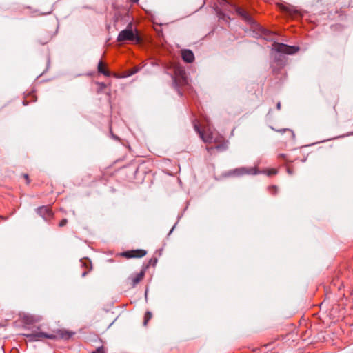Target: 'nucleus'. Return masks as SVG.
Listing matches in <instances>:
<instances>
[{"label": "nucleus", "mask_w": 353, "mask_h": 353, "mask_svg": "<svg viewBox=\"0 0 353 353\" xmlns=\"http://www.w3.org/2000/svg\"><path fill=\"white\" fill-rule=\"evenodd\" d=\"M28 99H30V100H31L32 101H35L37 100L35 94L34 93H30L25 97V99L23 101V104L24 105H27L28 104L29 101Z\"/></svg>", "instance_id": "obj_14"}, {"label": "nucleus", "mask_w": 353, "mask_h": 353, "mask_svg": "<svg viewBox=\"0 0 353 353\" xmlns=\"http://www.w3.org/2000/svg\"><path fill=\"white\" fill-rule=\"evenodd\" d=\"M138 1H139V0H131V1L134 2V3H135V2H137Z\"/></svg>", "instance_id": "obj_28"}, {"label": "nucleus", "mask_w": 353, "mask_h": 353, "mask_svg": "<svg viewBox=\"0 0 353 353\" xmlns=\"http://www.w3.org/2000/svg\"><path fill=\"white\" fill-rule=\"evenodd\" d=\"M277 108H278V110H280V108H281V103L279 102L277 104Z\"/></svg>", "instance_id": "obj_25"}, {"label": "nucleus", "mask_w": 353, "mask_h": 353, "mask_svg": "<svg viewBox=\"0 0 353 353\" xmlns=\"http://www.w3.org/2000/svg\"><path fill=\"white\" fill-rule=\"evenodd\" d=\"M174 81L179 87L185 86L188 84V79L185 71L181 65L173 64Z\"/></svg>", "instance_id": "obj_4"}, {"label": "nucleus", "mask_w": 353, "mask_h": 353, "mask_svg": "<svg viewBox=\"0 0 353 353\" xmlns=\"http://www.w3.org/2000/svg\"><path fill=\"white\" fill-rule=\"evenodd\" d=\"M272 50L284 54H292L298 50V48L274 42L272 44Z\"/></svg>", "instance_id": "obj_5"}, {"label": "nucleus", "mask_w": 353, "mask_h": 353, "mask_svg": "<svg viewBox=\"0 0 353 353\" xmlns=\"http://www.w3.org/2000/svg\"><path fill=\"white\" fill-rule=\"evenodd\" d=\"M85 274H86V272H84L83 273L82 276H85Z\"/></svg>", "instance_id": "obj_27"}, {"label": "nucleus", "mask_w": 353, "mask_h": 353, "mask_svg": "<svg viewBox=\"0 0 353 353\" xmlns=\"http://www.w3.org/2000/svg\"><path fill=\"white\" fill-rule=\"evenodd\" d=\"M268 33H270L268 30H265L264 35L266 36Z\"/></svg>", "instance_id": "obj_26"}, {"label": "nucleus", "mask_w": 353, "mask_h": 353, "mask_svg": "<svg viewBox=\"0 0 353 353\" xmlns=\"http://www.w3.org/2000/svg\"><path fill=\"white\" fill-rule=\"evenodd\" d=\"M37 212L46 220H48L53 216V212L50 206L40 207L37 209Z\"/></svg>", "instance_id": "obj_9"}, {"label": "nucleus", "mask_w": 353, "mask_h": 353, "mask_svg": "<svg viewBox=\"0 0 353 353\" xmlns=\"http://www.w3.org/2000/svg\"><path fill=\"white\" fill-rule=\"evenodd\" d=\"M287 172H288V173L289 174H292V173H293V170H292L291 169V168H290V167H288V168H287Z\"/></svg>", "instance_id": "obj_22"}, {"label": "nucleus", "mask_w": 353, "mask_h": 353, "mask_svg": "<svg viewBox=\"0 0 353 353\" xmlns=\"http://www.w3.org/2000/svg\"><path fill=\"white\" fill-rule=\"evenodd\" d=\"M138 71H139V68L137 67H134L131 70H126V71L123 72L122 75L119 76V77H122V78L128 77H130L132 74L137 73ZM114 77H119V76H117V74H114Z\"/></svg>", "instance_id": "obj_12"}, {"label": "nucleus", "mask_w": 353, "mask_h": 353, "mask_svg": "<svg viewBox=\"0 0 353 353\" xmlns=\"http://www.w3.org/2000/svg\"><path fill=\"white\" fill-rule=\"evenodd\" d=\"M263 173L268 176L275 175L277 173V170L275 168L266 169L263 171Z\"/></svg>", "instance_id": "obj_16"}, {"label": "nucleus", "mask_w": 353, "mask_h": 353, "mask_svg": "<svg viewBox=\"0 0 353 353\" xmlns=\"http://www.w3.org/2000/svg\"><path fill=\"white\" fill-rule=\"evenodd\" d=\"M193 124L194 130L205 143L216 144L215 148L218 150L226 148V143L223 137L210 126L207 117L202 116L199 120H195Z\"/></svg>", "instance_id": "obj_1"}, {"label": "nucleus", "mask_w": 353, "mask_h": 353, "mask_svg": "<svg viewBox=\"0 0 353 353\" xmlns=\"http://www.w3.org/2000/svg\"><path fill=\"white\" fill-rule=\"evenodd\" d=\"M92 353H105L104 350L102 347L97 348L94 352Z\"/></svg>", "instance_id": "obj_20"}, {"label": "nucleus", "mask_w": 353, "mask_h": 353, "mask_svg": "<svg viewBox=\"0 0 353 353\" xmlns=\"http://www.w3.org/2000/svg\"><path fill=\"white\" fill-rule=\"evenodd\" d=\"M73 334L74 332L65 330H57V331H54L53 332V333L51 334H46L42 332H36L32 334H24V336H26L30 341H40L44 338L50 339H68L70 337H72Z\"/></svg>", "instance_id": "obj_2"}, {"label": "nucleus", "mask_w": 353, "mask_h": 353, "mask_svg": "<svg viewBox=\"0 0 353 353\" xmlns=\"http://www.w3.org/2000/svg\"><path fill=\"white\" fill-rule=\"evenodd\" d=\"M206 149H207V150H208L210 153H211V152H212V150L214 148H213L212 147H208H208L206 148Z\"/></svg>", "instance_id": "obj_23"}, {"label": "nucleus", "mask_w": 353, "mask_h": 353, "mask_svg": "<svg viewBox=\"0 0 353 353\" xmlns=\"http://www.w3.org/2000/svg\"><path fill=\"white\" fill-rule=\"evenodd\" d=\"M98 71L106 77L110 76V72L105 68V65L101 61L98 64Z\"/></svg>", "instance_id": "obj_13"}, {"label": "nucleus", "mask_w": 353, "mask_h": 353, "mask_svg": "<svg viewBox=\"0 0 353 353\" xmlns=\"http://www.w3.org/2000/svg\"><path fill=\"white\" fill-rule=\"evenodd\" d=\"M146 254V251L144 250H129L122 253V256H125L127 259L130 258H141L144 256Z\"/></svg>", "instance_id": "obj_7"}, {"label": "nucleus", "mask_w": 353, "mask_h": 353, "mask_svg": "<svg viewBox=\"0 0 353 353\" xmlns=\"http://www.w3.org/2000/svg\"><path fill=\"white\" fill-rule=\"evenodd\" d=\"M117 40L119 42L131 41L135 43H140L142 41L138 31L133 29L132 23H129L126 29L120 32Z\"/></svg>", "instance_id": "obj_3"}, {"label": "nucleus", "mask_w": 353, "mask_h": 353, "mask_svg": "<svg viewBox=\"0 0 353 353\" xmlns=\"http://www.w3.org/2000/svg\"><path fill=\"white\" fill-rule=\"evenodd\" d=\"M152 316V315L150 312H147L145 313L143 322L144 325H146L148 324V321L151 319Z\"/></svg>", "instance_id": "obj_17"}, {"label": "nucleus", "mask_w": 353, "mask_h": 353, "mask_svg": "<svg viewBox=\"0 0 353 353\" xmlns=\"http://www.w3.org/2000/svg\"><path fill=\"white\" fill-rule=\"evenodd\" d=\"M67 223H68V220H67L66 219H62V220L59 222V225L60 227H63V226H65V225L67 224Z\"/></svg>", "instance_id": "obj_19"}, {"label": "nucleus", "mask_w": 353, "mask_h": 353, "mask_svg": "<svg viewBox=\"0 0 353 353\" xmlns=\"http://www.w3.org/2000/svg\"><path fill=\"white\" fill-rule=\"evenodd\" d=\"M181 57L183 60L187 63H192L194 60V54L190 50H181Z\"/></svg>", "instance_id": "obj_10"}, {"label": "nucleus", "mask_w": 353, "mask_h": 353, "mask_svg": "<svg viewBox=\"0 0 353 353\" xmlns=\"http://www.w3.org/2000/svg\"><path fill=\"white\" fill-rule=\"evenodd\" d=\"M230 174L236 176H240L245 174L254 175L259 173L256 168L241 167L234 169L230 172Z\"/></svg>", "instance_id": "obj_6"}, {"label": "nucleus", "mask_w": 353, "mask_h": 353, "mask_svg": "<svg viewBox=\"0 0 353 353\" xmlns=\"http://www.w3.org/2000/svg\"><path fill=\"white\" fill-rule=\"evenodd\" d=\"M145 276V270H142L140 272L134 273L132 274L129 278L128 281H130V284L134 287L137 284H138L141 281H142Z\"/></svg>", "instance_id": "obj_8"}, {"label": "nucleus", "mask_w": 353, "mask_h": 353, "mask_svg": "<svg viewBox=\"0 0 353 353\" xmlns=\"http://www.w3.org/2000/svg\"><path fill=\"white\" fill-rule=\"evenodd\" d=\"M278 158L279 159H282L285 161H288V158H287V156L284 154H280L279 156H278Z\"/></svg>", "instance_id": "obj_21"}, {"label": "nucleus", "mask_w": 353, "mask_h": 353, "mask_svg": "<svg viewBox=\"0 0 353 353\" xmlns=\"http://www.w3.org/2000/svg\"><path fill=\"white\" fill-rule=\"evenodd\" d=\"M24 177H25V179H26L27 183H29V181H28V176L27 174H25V175H24Z\"/></svg>", "instance_id": "obj_24"}, {"label": "nucleus", "mask_w": 353, "mask_h": 353, "mask_svg": "<svg viewBox=\"0 0 353 353\" xmlns=\"http://www.w3.org/2000/svg\"><path fill=\"white\" fill-rule=\"evenodd\" d=\"M278 132L288 133V136L289 137L290 140H294L295 138V134H294V132L290 129L279 130Z\"/></svg>", "instance_id": "obj_15"}, {"label": "nucleus", "mask_w": 353, "mask_h": 353, "mask_svg": "<svg viewBox=\"0 0 353 353\" xmlns=\"http://www.w3.org/2000/svg\"><path fill=\"white\" fill-rule=\"evenodd\" d=\"M237 14L240 15L245 21L252 23L253 22L249 13L241 8H237L236 10Z\"/></svg>", "instance_id": "obj_11"}, {"label": "nucleus", "mask_w": 353, "mask_h": 353, "mask_svg": "<svg viewBox=\"0 0 353 353\" xmlns=\"http://www.w3.org/2000/svg\"><path fill=\"white\" fill-rule=\"evenodd\" d=\"M277 187L276 186H274V185H272V186H270L269 188V191L271 194H276V192H277Z\"/></svg>", "instance_id": "obj_18"}]
</instances>
